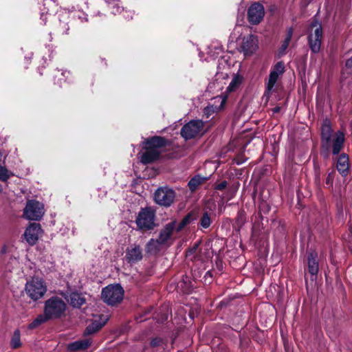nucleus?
<instances>
[{
  "instance_id": "nucleus-32",
  "label": "nucleus",
  "mask_w": 352,
  "mask_h": 352,
  "mask_svg": "<svg viewBox=\"0 0 352 352\" xmlns=\"http://www.w3.org/2000/svg\"><path fill=\"white\" fill-rule=\"evenodd\" d=\"M10 345L12 349H17L21 346V333L19 329H16L10 340Z\"/></svg>"
},
{
  "instance_id": "nucleus-33",
  "label": "nucleus",
  "mask_w": 352,
  "mask_h": 352,
  "mask_svg": "<svg viewBox=\"0 0 352 352\" xmlns=\"http://www.w3.org/2000/svg\"><path fill=\"white\" fill-rule=\"evenodd\" d=\"M246 221V217L245 212L240 211L237 214V217L235 220L234 228L235 229L240 230Z\"/></svg>"
},
{
  "instance_id": "nucleus-16",
  "label": "nucleus",
  "mask_w": 352,
  "mask_h": 352,
  "mask_svg": "<svg viewBox=\"0 0 352 352\" xmlns=\"http://www.w3.org/2000/svg\"><path fill=\"white\" fill-rule=\"evenodd\" d=\"M333 130L331 122L329 120H325L321 126V138L323 146L329 148L331 143Z\"/></svg>"
},
{
  "instance_id": "nucleus-7",
  "label": "nucleus",
  "mask_w": 352,
  "mask_h": 352,
  "mask_svg": "<svg viewBox=\"0 0 352 352\" xmlns=\"http://www.w3.org/2000/svg\"><path fill=\"white\" fill-rule=\"evenodd\" d=\"M175 197V191L168 187L159 188L154 195L155 202L166 207L170 206L173 203Z\"/></svg>"
},
{
  "instance_id": "nucleus-15",
  "label": "nucleus",
  "mask_w": 352,
  "mask_h": 352,
  "mask_svg": "<svg viewBox=\"0 0 352 352\" xmlns=\"http://www.w3.org/2000/svg\"><path fill=\"white\" fill-rule=\"evenodd\" d=\"M142 258V252L138 245H133L126 250L125 259L131 263H135Z\"/></svg>"
},
{
  "instance_id": "nucleus-10",
  "label": "nucleus",
  "mask_w": 352,
  "mask_h": 352,
  "mask_svg": "<svg viewBox=\"0 0 352 352\" xmlns=\"http://www.w3.org/2000/svg\"><path fill=\"white\" fill-rule=\"evenodd\" d=\"M265 15L264 7L262 4L256 2L250 6L248 10V21L252 25L258 24Z\"/></svg>"
},
{
  "instance_id": "nucleus-26",
  "label": "nucleus",
  "mask_w": 352,
  "mask_h": 352,
  "mask_svg": "<svg viewBox=\"0 0 352 352\" xmlns=\"http://www.w3.org/2000/svg\"><path fill=\"white\" fill-rule=\"evenodd\" d=\"M59 16L61 17L59 19V26H58V32L63 34H68L69 26H68V14L67 12H62V13L59 14Z\"/></svg>"
},
{
  "instance_id": "nucleus-28",
  "label": "nucleus",
  "mask_w": 352,
  "mask_h": 352,
  "mask_svg": "<svg viewBox=\"0 0 352 352\" xmlns=\"http://www.w3.org/2000/svg\"><path fill=\"white\" fill-rule=\"evenodd\" d=\"M243 77L239 74H236L233 76L231 82L227 87V92L235 91L242 83Z\"/></svg>"
},
{
  "instance_id": "nucleus-24",
  "label": "nucleus",
  "mask_w": 352,
  "mask_h": 352,
  "mask_svg": "<svg viewBox=\"0 0 352 352\" xmlns=\"http://www.w3.org/2000/svg\"><path fill=\"white\" fill-rule=\"evenodd\" d=\"M166 140L165 138L160 136H154L151 138H148L144 141V144L148 145V148H162L166 145Z\"/></svg>"
},
{
  "instance_id": "nucleus-41",
  "label": "nucleus",
  "mask_w": 352,
  "mask_h": 352,
  "mask_svg": "<svg viewBox=\"0 0 352 352\" xmlns=\"http://www.w3.org/2000/svg\"><path fill=\"white\" fill-rule=\"evenodd\" d=\"M289 45V44L286 43V41H283L282 45L280 47V52L282 53H285V52L287 50V48L288 47Z\"/></svg>"
},
{
  "instance_id": "nucleus-45",
  "label": "nucleus",
  "mask_w": 352,
  "mask_h": 352,
  "mask_svg": "<svg viewBox=\"0 0 352 352\" xmlns=\"http://www.w3.org/2000/svg\"><path fill=\"white\" fill-rule=\"evenodd\" d=\"M215 50H217V53L219 54L223 52V49L221 46H214Z\"/></svg>"
},
{
  "instance_id": "nucleus-1",
  "label": "nucleus",
  "mask_w": 352,
  "mask_h": 352,
  "mask_svg": "<svg viewBox=\"0 0 352 352\" xmlns=\"http://www.w3.org/2000/svg\"><path fill=\"white\" fill-rule=\"evenodd\" d=\"M66 308L67 305L62 298L52 296L45 301L44 309L45 314L54 319L63 316Z\"/></svg>"
},
{
  "instance_id": "nucleus-40",
  "label": "nucleus",
  "mask_w": 352,
  "mask_h": 352,
  "mask_svg": "<svg viewBox=\"0 0 352 352\" xmlns=\"http://www.w3.org/2000/svg\"><path fill=\"white\" fill-rule=\"evenodd\" d=\"M161 340L158 338H154L151 341V344L152 346H156L160 344Z\"/></svg>"
},
{
  "instance_id": "nucleus-22",
  "label": "nucleus",
  "mask_w": 352,
  "mask_h": 352,
  "mask_svg": "<svg viewBox=\"0 0 352 352\" xmlns=\"http://www.w3.org/2000/svg\"><path fill=\"white\" fill-rule=\"evenodd\" d=\"M344 134L338 131L333 135L332 140V153L333 155H338L343 148L344 142Z\"/></svg>"
},
{
  "instance_id": "nucleus-39",
  "label": "nucleus",
  "mask_w": 352,
  "mask_h": 352,
  "mask_svg": "<svg viewBox=\"0 0 352 352\" xmlns=\"http://www.w3.org/2000/svg\"><path fill=\"white\" fill-rule=\"evenodd\" d=\"M293 33H294V30H293L292 28H287V35H286L285 38H288V39L291 40L292 37V35H293Z\"/></svg>"
},
{
  "instance_id": "nucleus-27",
  "label": "nucleus",
  "mask_w": 352,
  "mask_h": 352,
  "mask_svg": "<svg viewBox=\"0 0 352 352\" xmlns=\"http://www.w3.org/2000/svg\"><path fill=\"white\" fill-rule=\"evenodd\" d=\"M163 245L157 239H152L146 244V250L148 253L155 254L160 250L161 246Z\"/></svg>"
},
{
  "instance_id": "nucleus-35",
  "label": "nucleus",
  "mask_w": 352,
  "mask_h": 352,
  "mask_svg": "<svg viewBox=\"0 0 352 352\" xmlns=\"http://www.w3.org/2000/svg\"><path fill=\"white\" fill-rule=\"evenodd\" d=\"M192 220V216L190 214H188L186 215L183 219L181 221V222L177 226L176 225V230L177 232L181 231L186 225L190 223Z\"/></svg>"
},
{
  "instance_id": "nucleus-18",
  "label": "nucleus",
  "mask_w": 352,
  "mask_h": 352,
  "mask_svg": "<svg viewBox=\"0 0 352 352\" xmlns=\"http://www.w3.org/2000/svg\"><path fill=\"white\" fill-rule=\"evenodd\" d=\"M107 320V316H100L98 320H94L87 327L84 335L88 336L98 331L106 324Z\"/></svg>"
},
{
  "instance_id": "nucleus-20",
  "label": "nucleus",
  "mask_w": 352,
  "mask_h": 352,
  "mask_svg": "<svg viewBox=\"0 0 352 352\" xmlns=\"http://www.w3.org/2000/svg\"><path fill=\"white\" fill-rule=\"evenodd\" d=\"M336 168L340 174L344 177L349 174V156L346 154L342 153L338 157Z\"/></svg>"
},
{
  "instance_id": "nucleus-9",
  "label": "nucleus",
  "mask_w": 352,
  "mask_h": 352,
  "mask_svg": "<svg viewBox=\"0 0 352 352\" xmlns=\"http://www.w3.org/2000/svg\"><path fill=\"white\" fill-rule=\"evenodd\" d=\"M311 28L316 27L314 32L308 36L309 45L311 52L314 54L318 53L320 50L322 30L320 24L314 21L311 25Z\"/></svg>"
},
{
  "instance_id": "nucleus-5",
  "label": "nucleus",
  "mask_w": 352,
  "mask_h": 352,
  "mask_svg": "<svg viewBox=\"0 0 352 352\" xmlns=\"http://www.w3.org/2000/svg\"><path fill=\"white\" fill-rule=\"evenodd\" d=\"M204 123L201 120H191L181 129V135L185 140H190L203 134Z\"/></svg>"
},
{
  "instance_id": "nucleus-29",
  "label": "nucleus",
  "mask_w": 352,
  "mask_h": 352,
  "mask_svg": "<svg viewBox=\"0 0 352 352\" xmlns=\"http://www.w3.org/2000/svg\"><path fill=\"white\" fill-rule=\"evenodd\" d=\"M104 1L111 8V12L113 14L121 13L123 10L120 0H104Z\"/></svg>"
},
{
  "instance_id": "nucleus-13",
  "label": "nucleus",
  "mask_w": 352,
  "mask_h": 352,
  "mask_svg": "<svg viewBox=\"0 0 352 352\" xmlns=\"http://www.w3.org/2000/svg\"><path fill=\"white\" fill-rule=\"evenodd\" d=\"M58 10V5L54 0H44L43 8L41 9V19L43 21V24L46 23V15H51L56 13Z\"/></svg>"
},
{
  "instance_id": "nucleus-36",
  "label": "nucleus",
  "mask_w": 352,
  "mask_h": 352,
  "mask_svg": "<svg viewBox=\"0 0 352 352\" xmlns=\"http://www.w3.org/2000/svg\"><path fill=\"white\" fill-rule=\"evenodd\" d=\"M12 175V173L9 172L7 168L5 167L0 166V180L3 182H6L10 176Z\"/></svg>"
},
{
  "instance_id": "nucleus-37",
  "label": "nucleus",
  "mask_w": 352,
  "mask_h": 352,
  "mask_svg": "<svg viewBox=\"0 0 352 352\" xmlns=\"http://www.w3.org/2000/svg\"><path fill=\"white\" fill-rule=\"evenodd\" d=\"M335 171L332 170L329 173L326 178L325 183L327 185H329L330 187L333 186V182L334 179Z\"/></svg>"
},
{
  "instance_id": "nucleus-25",
  "label": "nucleus",
  "mask_w": 352,
  "mask_h": 352,
  "mask_svg": "<svg viewBox=\"0 0 352 352\" xmlns=\"http://www.w3.org/2000/svg\"><path fill=\"white\" fill-rule=\"evenodd\" d=\"M317 258L318 254L316 252H311L308 256V270L311 275H316L318 272Z\"/></svg>"
},
{
  "instance_id": "nucleus-34",
  "label": "nucleus",
  "mask_w": 352,
  "mask_h": 352,
  "mask_svg": "<svg viewBox=\"0 0 352 352\" xmlns=\"http://www.w3.org/2000/svg\"><path fill=\"white\" fill-rule=\"evenodd\" d=\"M211 218L208 212H204L201 219L200 225L203 228H208L211 224Z\"/></svg>"
},
{
  "instance_id": "nucleus-4",
  "label": "nucleus",
  "mask_w": 352,
  "mask_h": 352,
  "mask_svg": "<svg viewBox=\"0 0 352 352\" xmlns=\"http://www.w3.org/2000/svg\"><path fill=\"white\" fill-rule=\"evenodd\" d=\"M25 291L30 298L36 300L44 296L47 287L42 279L33 278L26 283Z\"/></svg>"
},
{
  "instance_id": "nucleus-11",
  "label": "nucleus",
  "mask_w": 352,
  "mask_h": 352,
  "mask_svg": "<svg viewBox=\"0 0 352 352\" xmlns=\"http://www.w3.org/2000/svg\"><path fill=\"white\" fill-rule=\"evenodd\" d=\"M43 230L41 229V225L37 223H31L25 230L24 232V236L25 241L30 245H34L38 239L39 236L41 234Z\"/></svg>"
},
{
  "instance_id": "nucleus-17",
  "label": "nucleus",
  "mask_w": 352,
  "mask_h": 352,
  "mask_svg": "<svg viewBox=\"0 0 352 352\" xmlns=\"http://www.w3.org/2000/svg\"><path fill=\"white\" fill-rule=\"evenodd\" d=\"M176 228V221H172L166 224L163 229L160 231L157 239L161 243L165 245L170 239L174 230Z\"/></svg>"
},
{
  "instance_id": "nucleus-30",
  "label": "nucleus",
  "mask_w": 352,
  "mask_h": 352,
  "mask_svg": "<svg viewBox=\"0 0 352 352\" xmlns=\"http://www.w3.org/2000/svg\"><path fill=\"white\" fill-rule=\"evenodd\" d=\"M49 319H52V318L51 317H49L45 313H44V314H41V315L38 316V317L35 320H34V321L32 322H31L29 324L28 328L30 329H35L40 324L45 322Z\"/></svg>"
},
{
  "instance_id": "nucleus-6",
  "label": "nucleus",
  "mask_w": 352,
  "mask_h": 352,
  "mask_svg": "<svg viewBox=\"0 0 352 352\" xmlns=\"http://www.w3.org/2000/svg\"><path fill=\"white\" fill-rule=\"evenodd\" d=\"M44 214V206L36 200L28 201L24 209V216L26 219L33 221L40 220Z\"/></svg>"
},
{
  "instance_id": "nucleus-48",
  "label": "nucleus",
  "mask_w": 352,
  "mask_h": 352,
  "mask_svg": "<svg viewBox=\"0 0 352 352\" xmlns=\"http://www.w3.org/2000/svg\"><path fill=\"white\" fill-rule=\"evenodd\" d=\"M2 191V186L0 184V192Z\"/></svg>"
},
{
  "instance_id": "nucleus-2",
  "label": "nucleus",
  "mask_w": 352,
  "mask_h": 352,
  "mask_svg": "<svg viewBox=\"0 0 352 352\" xmlns=\"http://www.w3.org/2000/svg\"><path fill=\"white\" fill-rule=\"evenodd\" d=\"M124 290L117 285H109L102 289L101 298L104 302L109 305H114L120 302L123 298Z\"/></svg>"
},
{
  "instance_id": "nucleus-14",
  "label": "nucleus",
  "mask_w": 352,
  "mask_h": 352,
  "mask_svg": "<svg viewBox=\"0 0 352 352\" xmlns=\"http://www.w3.org/2000/svg\"><path fill=\"white\" fill-rule=\"evenodd\" d=\"M226 99L222 97L217 96L213 98V103L209 104L204 108V113L208 118L213 113L218 112L223 108Z\"/></svg>"
},
{
  "instance_id": "nucleus-31",
  "label": "nucleus",
  "mask_w": 352,
  "mask_h": 352,
  "mask_svg": "<svg viewBox=\"0 0 352 352\" xmlns=\"http://www.w3.org/2000/svg\"><path fill=\"white\" fill-rule=\"evenodd\" d=\"M204 177H202L200 175H196L188 182V186L190 190L194 191L204 182Z\"/></svg>"
},
{
  "instance_id": "nucleus-43",
  "label": "nucleus",
  "mask_w": 352,
  "mask_h": 352,
  "mask_svg": "<svg viewBox=\"0 0 352 352\" xmlns=\"http://www.w3.org/2000/svg\"><path fill=\"white\" fill-rule=\"evenodd\" d=\"M10 247H8L7 245H4L2 249H1V252L2 254H6L8 253L10 250H8V248H10Z\"/></svg>"
},
{
  "instance_id": "nucleus-49",
  "label": "nucleus",
  "mask_w": 352,
  "mask_h": 352,
  "mask_svg": "<svg viewBox=\"0 0 352 352\" xmlns=\"http://www.w3.org/2000/svg\"><path fill=\"white\" fill-rule=\"evenodd\" d=\"M56 83H57V84H61V82H59L58 81V82H56Z\"/></svg>"
},
{
  "instance_id": "nucleus-8",
  "label": "nucleus",
  "mask_w": 352,
  "mask_h": 352,
  "mask_svg": "<svg viewBox=\"0 0 352 352\" xmlns=\"http://www.w3.org/2000/svg\"><path fill=\"white\" fill-rule=\"evenodd\" d=\"M284 72L285 65L283 61L278 62L272 67L269 76L268 82L266 85V90L264 94L267 98L270 96L272 91L273 90L278 78L284 73Z\"/></svg>"
},
{
  "instance_id": "nucleus-3",
  "label": "nucleus",
  "mask_w": 352,
  "mask_h": 352,
  "mask_svg": "<svg viewBox=\"0 0 352 352\" xmlns=\"http://www.w3.org/2000/svg\"><path fill=\"white\" fill-rule=\"evenodd\" d=\"M155 212L151 208H142L135 219L137 226L140 230H149L155 226Z\"/></svg>"
},
{
  "instance_id": "nucleus-21",
  "label": "nucleus",
  "mask_w": 352,
  "mask_h": 352,
  "mask_svg": "<svg viewBox=\"0 0 352 352\" xmlns=\"http://www.w3.org/2000/svg\"><path fill=\"white\" fill-rule=\"evenodd\" d=\"M65 299L69 304L75 308H80L86 302V300L81 293L76 292H71L65 296Z\"/></svg>"
},
{
  "instance_id": "nucleus-42",
  "label": "nucleus",
  "mask_w": 352,
  "mask_h": 352,
  "mask_svg": "<svg viewBox=\"0 0 352 352\" xmlns=\"http://www.w3.org/2000/svg\"><path fill=\"white\" fill-rule=\"evenodd\" d=\"M345 65L348 68L352 67V56L346 60Z\"/></svg>"
},
{
  "instance_id": "nucleus-46",
  "label": "nucleus",
  "mask_w": 352,
  "mask_h": 352,
  "mask_svg": "<svg viewBox=\"0 0 352 352\" xmlns=\"http://www.w3.org/2000/svg\"><path fill=\"white\" fill-rule=\"evenodd\" d=\"M284 41H286V43H289H289H290L291 40H289V39H288V38H285Z\"/></svg>"
},
{
  "instance_id": "nucleus-12",
  "label": "nucleus",
  "mask_w": 352,
  "mask_h": 352,
  "mask_svg": "<svg viewBox=\"0 0 352 352\" xmlns=\"http://www.w3.org/2000/svg\"><path fill=\"white\" fill-rule=\"evenodd\" d=\"M241 48L245 56L252 55L258 48L256 36L249 34L243 38Z\"/></svg>"
},
{
  "instance_id": "nucleus-23",
  "label": "nucleus",
  "mask_w": 352,
  "mask_h": 352,
  "mask_svg": "<svg viewBox=\"0 0 352 352\" xmlns=\"http://www.w3.org/2000/svg\"><path fill=\"white\" fill-rule=\"evenodd\" d=\"M92 343L91 338H85L79 340L69 343L67 345V349L69 351H76L79 350H85L87 349Z\"/></svg>"
},
{
  "instance_id": "nucleus-38",
  "label": "nucleus",
  "mask_w": 352,
  "mask_h": 352,
  "mask_svg": "<svg viewBox=\"0 0 352 352\" xmlns=\"http://www.w3.org/2000/svg\"><path fill=\"white\" fill-rule=\"evenodd\" d=\"M227 184H228L227 182L226 181H223V182H221L220 184H217L215 186V189L216 190H222L224 188H226V187L227 186Z\"/></svg>"
},
{
  "instance_id": "nucleus-44",
  "label": "nucleus",
  "mask_w": 352,
  "mask_h": 352,
  "mask_svg": "<svg viewBox=\"0 0 352 352\" xmlns=\"http://www.w3.org/2000/svg\"><path fill=\"white\" fill-rule=\"evenodd\" d=\"M280 107H275L274 108L272 109V112L274 113H277L278 112H280Z\"/></svg>"
},
{
  "instance_id": "nucleus-47",
  "label": "nucleus",
  "mask_w": 352,
  "mask_h": 352,
  "mask_svg": "<svg viewBox=\"0 0 352 352\" xmlns=\"http://www.w3.org/2000/svg\"><path fill=\"white\" fill-rule=\"evenodd\" d=\"M66 74H69V72H62L61 75L65 76Z\"/></svg>"
},
{
  "instance_id": "nucleus-19",
  "label": "nucleus",
  "mask_w": 352,
  "mask_h": 352,
  "mask_svg": "<svg viewBox=\"0 0 352 352\" xmlns=\"http://www.w3.org/2000/svg\"><path fill=\"white\" fill-rule=\"evenodd\" d=\"M146 151L142 153L140 162L144 164H150L157 160L160 157V151L155 148L145 146Z\"/></svg>"
}]
</instances>
